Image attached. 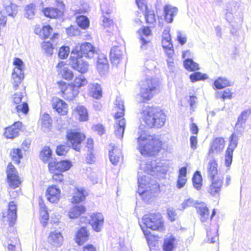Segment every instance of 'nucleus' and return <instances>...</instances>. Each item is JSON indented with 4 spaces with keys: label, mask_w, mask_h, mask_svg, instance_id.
<instances>
[{
    "label": "nucleus",
    "mask_w": 251,
    "mask_h": 251,
    "mask_svg": "<svg viewBox=\"0 0 251 251\" xmlns=\"http://www.w3.org/2000/svg\"><path fill=\"white\" fill-rule=\"evenodd\" d=\"M93 151H88L89 153L86 156V161L88 163L92 164L95 161V157L93 152Z\"/></svg>",
    "instance_id": "774afa93"
},
{
    "label": "nucleus",
    "mask_w": 251,
    "mask_h": 251,
    "mask_svg": "<svg viewBox=\"0 0 251 251\" xmlns=\"http://www.w3.org/2000/svg\"><path fill=\"white\" fill-rule=\"evenodd\" d=\"M67 137L71 143L73 149L76 151H79L81 143L84 139L85 135L79 132L68 131Z\"/></svg>",
    "instance_id": "f8f14e48"
},
{
    "label": "nucleus",
    "mask_w": 251,
    "mask_h": 251,
    "mask_svg": "<svg viewBox=\"0 0 251 251\" xmlns=\"http://www.w3.org/2000/svg\"><path fill=\"white\" fill-rule=\"evenodd\" d=\"M183 65L187 70L191 72L198 70L200 69L199 64L191 58L186 59L183 62Z\"/></svg>",
    "instance_id": "c9c22d12"
},
{
    "label": "nucleus",
    "mask_w": 251,
    "mask_h": 251,
    "mask_svg": "<svg viewBox=\"0 0 251 251\" xmlns=\"http://www.w3.org/2000/svg\"><path fill=\"white\" fill-rule=\"evenodd\" d=\"M218 174L217 163L214 159L209 161L207 166V176L211 179H213Z\"/></svg>",
    "instance_id": "cd10ccee"
},
{
    "label": "nucleus",
    "mask_w": 251,
    "mask_h": 251,
    "mask_svg": "<svg viewBox=\"0 0 251 251\" xmlns=\"http://www.w3.org/2000/svg\"><path fill=\"white\" fill-rule=\"evenodd\" d=\"M140 85L139 96L142 99L140 101L145 102L153 97L159 86V82L155 78L147 77L141 81Z\"/></svg>",
    "instance_id": "20e7f679"
},
{
    "label": "nucleus",
    "mask_w": 251,
    "mask_h": 251,
    "mask_svg": "<svg viewBox=\"0 0 251 251\" xmlns=\"http://www.w3.org/2000/svg\"><path fill=\"white\" fill-rule=\"evenodd\" d=\"M52 154L51 150L49 147L43 148L40 154V159L44 162H47L50 158Z\"/></svg>",
    "instance_id": "79ce46f5"
},
{
    "label": "nucleus",
    "mask_w": 251,
    "mask_h": 251,
    "mask_svg": "<svg viewBox=\"0 0 251 251\" xmlns=\"http://www.w3.org/2000/svg\"><path fill=\"white\" fill-rule=\"evenodd\" d=\"M75 111L78 116L79 120L81 121H86L88 119V114L87 109L82 105H78Z\"/></svg>",
    "instance_id": "e433bc0d"
},
{
    "label": "nucleus",
    "mask_w": 251,
    "mask_h": 251,
    "mask_svg": "<svg viewBox=\"0 0 251 251\" xmlns=\"http://www.w3.org/2000/svg\"><path fill=\"white\" fill-rule=\"evenodd\" d=\"M178 9L171 5H166L164 7V16L165 21L169 23L173 22L174 18L177 13Z\"/></svg>",
    "instance_id": "412c9836"
},
{
    "label": "nucleus",
    "mask_w": 251,
    "mask_h": 251,
    "mask_svg": "<svg viewBox=\"0 0 251 251\" xmlns=\"http://www.w3.org/2000/svg\"><path fill=\"white\" fill-rule=\"evenodd\" d=\"M139 150L142 155H154L160 150L161 142L158 139L151 135H147L145 132H142L138 138Z\"/></svg>",
    "instance_id": "f03ea898"
},
{
    "label": "nucleus",
    "mask_w": 251,
    "mask_h": 251,
    "mask_svg": "<svg viewBox=\"0 0 251 251\" xmlns=\"http://www.w3.org/2000/svg\"><path fill=\"white\" fill-rule=\"evenodd\" d=\"M59 9L54 7H46L42 10L44 15L48 18L55 19L61 16L64 12V5L61 3Z\"/></svg>",
    "instance_id": "a211bd4d"
},
{
    "label": "nucleus",
    "mask_w": 251,
    "mask_h": 251,
    "mask_svg": "<svg viewBox=\"0 0 251 251\" xmlns=\"http://www.w3.org/2000/svg\"><path fill=\"white\" fill-rule=\"evenodd\" d=\"M235 2L233 0L230 1L226 3L225 9L229 13L231 14L235 7Z\"/></svg>",
    "instance_id": "69168bd1"
},
{
    "label": "nucleus",
    "mask_w": 251,
    "mask_h": 251,
    "mask_svg": "<svg viewBox=\"0 0 251 251\" xmlns=\"http://www.w3.org/2000/svg\"><path fill=\"white\" fill-rule=\"evenodd\" d=\"M42 49L48 54H52L53 52L52 45L50 42H44L42 46Z\"/></svg>",
    "instance_id": "5fc2aeb1"
},
{
    "label": "nucleus",
    "mask_w": 251,
    "mask_h": 251,
    "mask_svg": "<svg viewBox=\"0 0 251 251\" xmlns=\"http://www.w3.org/2000/svg\"><path fill=\"white\" fill-rule=\"evenodd\" d=\"M70 52V49L68 47L63 46L59 50L58 56L61 59L67 57Z\"/></svg>",
    "instance_id": "864d4df0"
},
{
    "label": "nucleus",
    "mask_w": 251,
    "mask_h": 251,
    "mask_svg": "<svg viewBox=\"0 0 251 251\" xmlns=\"http://www.w3.org/2000/svg\"><path fill=\"white\" fill-rule=\"evenodd\" d=\"M85 211L83 205H75L70 209L68 212L69 216L71 219H74L79 216Z\"/></svg>",
    "instance_id": "7c9ffc66"
},
{
    "label": "nucleus",
    "mask_w": 251,
    "mask_h": 251,
    "mask_svg": "<svg viewBox=\"0 0 251 251\" xmlns=\"http://www.w3.org/2000/svg\"><path fill=\"white\" fill-rule=\"evenodd\" d=\"M97 69L100 75H105L108 71V64H97Z\"/></svg>",
    "instance_id": "603ef678"
},
{
    "label": "nucleus",
    "mask_w": 251,
    "mask_h": 251,
    "mask_svg": "<svg viewBox=\"0 0 251 251\" xmlns=\"http://www.w3.org/2000/svg\"><path fill=\"white\" fill-rule=\"evenodd\" d=\"M40 213L41 216V222L44 226H46L47 221L49 219V214L47 211V208L45 204L41 201H39Z\"/></svg>",
    "instance_id": "2f4dec72"
},
{
    "label": "nucleus",
    "mask_w": 251,
    "mask_h": 251,
    "mask_svg": "<svg viewBox=\"0 0 251 251\" xmlns=\"http://www.w3.org/2000/svg\"><path fill=\"white\" fill-rule=\"evenodd\" d=\"M63 236L59 232H51L48 237V242L55 247H59L63 243Z\"/></svg>",
    "instance_id": "b1692460"
},
{
    "label": "nucleus",
    "mask_w": 251,
    "mask_h": 251,
    "mask_svg": "<svg viewBox=\"0 0 251 251\" xmlns=\"http://www.w3.org/2000/svg\"><path fill=\"white\" fill-rule=\"evenodd\" d=\"M108 64L106 56L103 53L99 54L98 56L97 64Z\"/></svg>",
    "instance_id": "338daca9"
},
{
    "label": "nucleus",
    "mask_w": 251,
    "mask_h": 251,
    "mask_svg": "<svg viewBox=\"0 0 251 251\" xmlns=\"http://www.w3.org/2000/svg\"><path fill=\"white\" fill-rule=\"evenodd\" d=\"M52 106L61 115H65L67 113V104L62 100L58 98L54 99Z\"/></svg>",
    "instance_id": "393cba45"
},
{
    "label": "nucleus",
    "mask_w": 251,
    "mask_h": 251,
    "mask_svg": "<svg viewBox=\"0 0 251 251\" xmlns=\"http://www.w3.org/2000/svg\"><path fill=\"white\" fill-rule=\"evenodd\" d=\"M60 189L56 185L50 186L46 191L47 199L50 202H56L60 198Z\"/></svg>",
    "instance_id": "f3484780"
},
{
    "label": "nucleus",
    "mask_w": 251,
    "mask_h": 251,
    "mask_svg": "<svg viewBox=\"0 0 251 251\" xmlns=\"http://www.w3.org/2000/svg\"><path fill=\"white\" fill-rule=\"evenodd\" d=\"M192 181L194 187L200 190L202 186V177L199 171H197L193 176Z\"/></svg>",
    "instance_id": "37998d69"
},
{
    "label": "nucleus",
    "mask_w": 251,
    "mask_h": 251,
    "mask_svg": "<svg viewBox=\"0 0 251 251\" xmlns=\"http://www.w3.org/2000/svg\"><path fill=\"white\" fill-rule=\"evenodd\" d=\"M183 209L194 206L197 210V212L201 215V220L202 222H205L209 218V210L204 202H199L192 198H188L185 200L181 203Z\"/></svg>",
    "instance_id": "423d86ee"
},
{
    "label": "nucleus",
    "mask_w": 251,
    "mask_h": 251,
    "mask_svg": "<svg viewBox=\"0 0 251 251\" xmlns=\"http://www.w3.org/2000/svg\"><path fill=\"white\" fill-rule=\"evenodd\" d=\"M13 64L15 67L13 70L12 77L14 82V87L15 89H17L18 85L21 83L24 78V64L23 61L19 58H15Z\"/></svg>",
    "instance_id": "1a4fd4ad"
},
{
    "label": "nucleus",
    "mask_w": 251,
    "mask_h": 251,
    "mask_svg": "<svg viewBox=\"0 0 251 251\" xmlns=\"http://www.w3.org/2000/svg\"><path fill=\"white\" fill-rule=\"evenodd\" d=\"M115 105L118 109V111L115 115L116 120L114 126L115 134L117 138L121 139L123 137L126 124L125 119L123 118L125 115L124 101L121 99L117 98L115 101Z\"/></svg>",
    "instance_id": "39448f33"
},
{
    "label": "nucleus",
    "mask_w": 251,
    "mask_h": 251,
    "mask_svg": "<svg viewBox=\"0 0 251 251\" xmlns=\"http://www.w3.org/2000/svg\"><path fill=\"white\" fill-rule=\"evenodd\" d=\"M35 5L34 4L31 3L25 7V16L29 19L33 18L35 15Z\"/></svg>",
    "instance_id": "49530a36"
},
{
    "label": "nucleus",
    "mask_w": 251,
    "mask_h": 251,
    "mask_svg": "<svg viewBox=\"0 0 251 251\" xmlns=\"http://www.w3.org/2000/svg\"><path fill=\"white\" fill-rule=\"evenodd\" d=\"M15 108L17 112H22L24 114H27L28 112L29 108L28 104L26 102H23L21 104H16Z\"/></svg>",
    "instance_id": "3c124183"
},
{
    "label": "nucleus",
    "mask_w": 251,
    "mask_h": 251,
    "mask_svg": "<svg viewBox=\"0 0 251 251\" xmlns=\"http://www.w3.org/2000/svg\"><path fill=\"white\" fill-rule=\"evenodd\" d=\"M77 25L83 29H86L89 25V20L85 16H80L76 18Z\"/></svg>",
    "instance_id": "a18cd8bd"
},
{
    "label": "nucleus",
    "mask_w": 251,
    "mask_h": 251,
    "mask_svg": "<svg viewBox=\"0 0 251 251\" xmlns=\"http://www.w3.org/2000/svg\"><path fill=\"white\" fill-rule=\"evenodd\" d=\"M11 155L13 160L17 164H19L20 162V159L23 158L21 150L19 149H13L11 152Z\"/></svg>",
    "instance_id": "de8ad7c7"
},
{
    "label": "nucleus",
    "mask_w": 251,
    "mask_h": 251,
    "mask_svg": "<svg viewBox=\"0 0 251 251\" xmlns=\"http://www.w3.org/2000/svg\"><path fill=\"white\" fill-rule=\"evenodd\" d=\"M225 147V140L223 138H216L211 144L208 152L210 155L212 153H219L222 152Z\"/></svg>",
    "instance_id": "6ab92c4d"
},
{
    "label": "nucleus",
    "mask_w": 251,
    "mask_h": 251,
    "mask_svg": "<svg viewBox=\"0 0 251 251\" xmlns=\"http://www.w3.org/2000/svg\"><path fill=\"white\" fill-rule=\"evenodd\" d=\"M69 147L65 145H59L56 149V154L58 155H64L66 154L69 150Z\"/></svg>",
    "instance_id": "6e6d98bb"
},
{
    "label": "nucleus",
    "mask_w": 251,
    "mask_h": 251,
    "mask_svg": "<svg viewBox=\"0 0 251 251\" xmlns=\"http://www.w3.org/2000/svg\"><path fill=\"white\" fill-rule=\"evenodd\" d=\"M7 178L9 186L12 189L19 187L21 183L18 174L14 166L9 163L7 167Z\"/></svg>",
    "instance_id": "9b49d317"
},
{
    "label": "nucleus",
    "mask_w": 251,
    "mask_h": 251,
    "mask_svg": "<svg viewBox=\"0 0 251 251\" xmlns=\"http://www.w3.org/2000/svg\"><path fill=\"white\" fill-rule=\"evenodd\" d=\"M25 93L17 92L13 96V101L15 104H20L24 98Z\"/></svg>",
    "instance_id": "13d9d810"
},
{
    "label": "nucleus",
    "mask_w": 251,
    "mask_h": 251,
    "mask_svg": "<svg viewBox=\"0 0 251 251\" xmlns=\"http://www.w3.org/2000/svg\"><path fill=\"white\" fill-rule=\"evenodd\" d=\"M88 236V234L86 228L82 227L78 231L76 235V241L78 244H81L85 242Z\"/></svg>",
    "instance_id": "f704fd0d"
},
{
    "label": "nucleus",
    "mask_w": 251,
    "mask_h": 251,
    "mask_svg": "<svg viewBox=\"0 0 251 251\" xmlns=\"http://www.w3.org/2000/svg\"><path fill=\"white\" fill-rule=\"evenodd\" d=\"M112 149L109 150V157L111 163L116 165L120 159V155L121 153V150L114 146L110 145Z\"/></svg>",
    "instance_id": "a878e982"
},
{
    "label": "nucleus",
    "mask_w": 251,
    "mask_h": 251,
    "mask_svg": "<svg viewBox=\"0 0 251 251\" xmlns=\"http://www.w3.org/2000/svg\"><path fill=\"white\" fill-rule=\"evenodd\" d=\"M136 4L138 8L142 11H145L148 9L146 0H136Z\"/></svg>",
    "instance_id": "e2e57ef3"
},
{
    "label": "nucleus",
    "mask_w": 251,
    "mask_h": 251,
    "mask_svg": "<svg viewBox=\"0 0 251 251\" xmlns=\"http://www.w3.org/2000/svg\"><path fill=\"white\" fill-rule=\"evenodd\" d=\"M166 118L163 110L158 107H148L143 111L142 119L150 128L161 127L165 124Z\"/></svg>",
    "instance_id": "7ed1b4c3"
},
{
    "label": "nucleus",
    "mask_w": 251,
    "mask_h": 251,
    "mask_svg": "<svg viewBox=\"0 0 251 251\" xmlns=\"http://www.w3.org/2000/svg\"><path fill=\"white\" fill-rule=\"evenodd\" d=\"M163 171V169L161 164L157 162L155 160L149 159L146 162L142 161L140 164L138 172V193L144 200L149 201L154 196L158 187L153 180L143 173L153 176Z\"/></svg>",
    "instance_id": "f257e3e1"
},
{
    "label": "nucleus",
    "mask_w": 251,
    "mask_h": 251,
    "mask_svg": "<svg viewBox=\"0 0 251 251\" xmlns=\"http://www.w3.org/2000/svg\"><path fill=\"white\" fill-rule=\"evenodd\" d=\"M211 181L212 184L210 186L209 192L214 196L220 191L223 181L221 179H215L214 178L211 179Z\"/></svg>",
    "instance_id": "c756f323"
},
{
    "label": "nucleus",
    "mask_w": 251,
    "mask_h": 251,
    "mask_svg": "<svg viewBox=\"0 0 251 251\" xmlns=\"http://www.w3.org/2000/svg\"><path fill=\"white\" fill-rule=\"evenodd\" d=\"M147 227L154 230L162 231L164 229V223L159 213H150L144 215L142 218Z\"/></svg>",
    "instance_id": "0eeeda50"
},
{
    "label": "nucleus",
    "mask_w": 251,
    "mask_h": 251,
    "mask_svg": "<svg viewBox=\"0 0 251 251\" xmlns=\"http://www.w3.org/2000/svg\"><path fill=\"white\" fill-rule=\"evenodd\" d=\"M22 125L21 122H17L10 126L5 128L4 133V136L9 139H14L17 137L19 135Z\"/></svg>",
    "instance_id": "dca6fc26"
},
{
    "label": "nucleus",
    "mask_w": 251,
    "mask_h": 251,
    "mask_svg": "<svg viewBox=\"0 0 251 251\" xmlns=\"http://www.w3.org/2000/svg\"><path fill=\"white\" fill-rule=\"evenodd\" d=\"M167 214L169 219L171 221H174L176 219V213L173 208H169L167 210Z\"/></svg>",
    "instance_id": "0e129e2a"
},
{
    "label": "nucleus",
    "mask_w": 251,
    "mask_h": 251,
    "mask_svg": "<svg viewBox=\"0 0 251 251\" xmlns=\"http://www.w3.org/2000/svg\"><path fill=\"white\" fill-rule=\"evenodd\" d=\"M145 12V16L147 23L152 24L155 22V15L153 10L147 9Z\"/></svg>",
    "instance_id": "09e8293b"
},
{
    "label": "nucleus",
    "mask_w": 251,
    "mask_h": 251,
    "mask_svg": "<svg viewBox=\"0 0 251 251\" xmlns=\"http://www.w3.org/2000/svg\"><path fill=\"white\" fill-rule=\"evenodd\" d=\"M177 40L179 43L181 45H184L187 42V36L185 34L180 31H177Z\"/></svg>",
    "instance_id": "4d7b16f0"
},
{
    "label": "nucleus",
    "mask_w": 251,
    "mask_h": 251,
    "mask_svg": "<svg viewBox=\"0 0 251 251\" xmlns=\"http://www.w3.org/2000/svg\"><path fill=\"white\" fill-rule=\"evenodd\" d=\"M69 64L75 70L81 74L85 73L88 70V63L84 61L79 52L72 50L69 60Z\"/></svg>",
    "instance_id": "6e6552de"
},
{
    "label": "nucleus",
    "mask_w": 251,
    "mask_h": 251,
    "mask_svg": "<svg viewBox=\"0 0 251 251\" xmlns=\"http://www.w3.org/2000/svg\"><path fill=\"white\" fill-rule=\"evenodd\" d=\"M190 79L192 82L200 80H204L208 78V75L206 74L201 73L200 72H195L190 75Z\"/></svg>",
    "instance_id": "c03bdc74"
},
{
    "label": "nucleus",
    "mask_w": 251,
    "mask_h": 251,
    "mask_svg": "<svg viewBox=\"0 0 251 251\" xmlns=\"http://www.w3.org/2000/svg\"><path fill=\"white\" fill-rule=\"evenodd\" d=\"M123 51L118 46L113 47L110 52V58L113 64L117 65L122 60Z\"/></svg>",
    "instance_id": "aec40b11"
},
{
    "label": "nucleus",
    "mask_w": 251,
    "mask_h": 251,
    "mask_svg": "<svg viewBox=\"0 0 251 251\" xmlns=\"http://www.w3.org/2000/svg\"><path fill=\"white\" fill-rule=\"evenodd\" d=\"M57 68L58 69V71L60 75L64 79L70 80L73 78L74 74L72 71L68 68L63 62H59L57 65Z\"/></svg>",
    "instance_id": "5701e85b"
},
{
    "label": "nucleus",
    "mask_w": 251,
    "mask_h": 251,
    "mask_svg": "<svg viewBox=\"0 0 251 251\" xmlns=\"http://www.w3.org/2000/svg\"><path fill=\"white\" fill-rule=\"evenodd\" d=\"M61 90L62 97L67 100H74L78 95L79 91L71 84L68 85L64 81L57 82Z\"/></svg>",
    "instance_id": "9d476101"
},
{
    "label": "nucleus",
    "mask_w": 251,
    "mask_h": 251,
    "mask_svg": "<svg viewBox=\"0 0 251 251\" xmlns=\"http://www.w3.org/2000/svg\"><path fill=\"white\" fill-rule=\"evenodd\" d=\"M214 85L217 89H221L231 85V82L225 77H219L215 80Z\"/></svg>",
    "instance_id": "72a5a7b5"
},
{
    "label": "nucleus",
    "mask_w": 251,
    "mask_h": 251,
    "mask_svg": "<svg viewBox=\"0 0 251 251\" xmlns=\"http://www.w3.org/2000/svg\"><path fill=\"white\" fill-rule=\"evenodd\" d=\"M230 138V143L226 151L233 152L234 149L237 147L238 143V139L235 134H232Z\"/></svg>",
    "instance_id": "8fccbe9b"
},
{
    "label": "nucleus",
    "mask_w": 251,
    "mask_h": 251,
    "mask_svg": "<svg viewBox=\"0 0 251 251\" xmlns=\"http://www.w3.org/2000/svg\"><path fill=\"white\" fill-rule=\"evenodd\" d=\"M72 164L69 160H62L59 162L51 161L49 163V169L51 173H56V171L63 172L69 170Z\"/></svg>",
    "instance_id": "ddd939ff"
},
{
    "label": "nucleus",
    "mask_w": 251,
    "mask_h": 251,
    "mask_svg": "<svg viewBox=\"0 0 251 251\" xmlns=\"http://www.w3.org/2000/svg\"><path fill=\"white\" fill-rule=\"evenodd\" d=\"M52 30L53 29L50 25L44 26L42 29V32L44 35L45 38H50L51 40H53L57 38L58 36V34L57 33H54L51 36Z\"/></svg>",
    "instance_id": "ea45409f"
},
{
    "label": "nucleus",
    "mask_w": 251,
    "mask_h": 251,
    "mask_svg": "<svg viewBox=\"0 0 251 251\" xmlns=\"http://www.w3.org/2000/svg\"><path fill=\"white\" fill-rule=\"evenodd\" d=\"M17 204L14 201H10L8 204L7 217L10 226H13L17 219Z\"/></svg>",
    "instance_id": "4be33fe9"
},
{
    "label": "nucleus",
    "mask_w": 251,
    "mask_h": 251,
    "mask_svg": "<svg viewBox=\"0 0 251 251\" xmlns=\"http://www.w3.org/2000/svg\"><path fill=\"white\" fill-rule=\"evenodd\" d=\"M233 152L226 151L225 156V164L227 167L230 166L232 161Z\"/></svg>",
    "instance_id": "bf43d9fd"
},
{
    "label": "nucleus",
    "mask_w": 251,
    "mask_h": 251,
    "mask_svg": "<svg viewBox=\"0 0 251 251\" xmlns=\"http://www.w3.org/2000/svg\"><path fill=\"white\" fill-rule=\"evenodd\" d=\"M250 113V110H246L243 111L239 115L235 126L237 128H240L245 123L246 120Z\"/></svg>",
    "instance_id": "a19ab883"
},
{
    "label": "nucleus",
    "mask_w": 251,
    "mask_h": 251,
    "mask_svg": "<svg viewBox=\"0 0 251 251\" xmlns=\"http://www.w3.org/2000/svg\"><path fill=\"white\" fill-rule=\"evenodd\" d=\"M104 223V217L101 213H93L89 220V224L96 232H100L102 228Z\"/></svg>",
    "instance_id": "4468645a"
},
{
    "label": "nucleus",
    "mask_w": 251,
    "mask_h": 251,
    "mask_svg": "<svg viewBox=\"0 0 251 251\" xmlns=\"http://www.w3.org/2000/svg\"><path fill=\"white\" fill-rule=\"evenodd\" d=\"M162 45L164 49L173 48V44L171 43V38H162Z\"/></svg>",
    "instance_id": "052dcab7"
},
{
    "label": "nucleus",
    "mask_w": 251,
    "mask_h": 251,
    "mask_svg": "<svg viewBox=\"0 0 251 251\" xmlns=\"http://www.w3.org/2000/svg\"><path fill=\"white\" fill-rule=\"evenodd\" d=\"M102 12L103 14V25L105 27H110L111 25H113V23L112 20L110 19L108 17L104 15V12L103 10L102 9Z\"/></svg>",
    "instance_id": "680f3d73"
},
{
    "label": "nucleus",
    "mask_w": 251,
    "mask_h": 251,
    "mask_svg": "<svg viewBox=\"0 0 251 251\" xmlns=\"http://www.w3.org/2000/svg\"><path fill=\"white\" fill-rule=\"evenodd\" d=\"M70 84L74 86L77 90H79L80 88L87 84V80L83 75H80L78 76H76L74 81Z\"/></svg>",
    "instance_id": "58836bf2"
},
{
    "label": "nucleus",
    "mask_w": 251,
    "mask_h": 251,
    "mask_svg": "<svg viewBox=\"0 0 251 251\" xmlns=\"http://www.w3.org/2000/svg\"><path fill=\"white\" fill-rule=\"evenodd\" d=\"M91 96L96 99H100L102 97V92L101 86L97 83H91L89 85Z\"/></svg>",
    "instance_id": "bb28decb"
},
{
    "label": "nucleus",
    "mask_w": 251,
    "mask_h": 251,
    "mask_svg": "<svg viewBox=\"0 0 251 251\" xmlns=\"http://www.w3.org/2000/svg\"><path fill=\"white\" fill-rule=\"evenodd\" d=\"M87 195L86 191L83 188H76L74 193L73 202L79 203L83 201Z\"/></svg>",
    "instance_id": "c85d7f7f"
},
{
    "label": "nucleus",
    "mask_w": 251,
    "mask_h": 251,
    "mask_svg": "<svg viewBox=\"0 0 251 251\" xmlns=\"http://www.w3.org/2000/svg\"><path fill=\"white\" fill-rule=\"evenodd\" d=\"M41 127L45 132L49 131L51 126V119L48 114H45L43 115L41 119Z\"/></svg>",
    "instance_id": "4c0bfd02"
},
{
    "label": "nucleus",
    "mask_w": 251,
    "mask_h": 251,
    "mask_svg": "<svg viewBox=\"0 0 251 251\" xmlns=\"http://www.w3.org/2000/svg\"><path fill=\"white\" fill-rule=\"evenodd\" d=\"M175 238L172 235L167 236L165 239L163 243V250L164 251H173L174 248V243Z\"/></svg>",
    "instance_id": "473e14b6"
},
{
    "label": "nucleus",
    "mask_w": 251,
    "mask_h": 251,
    "mask_svg": "<svg viewBox=\"0 0 251 251\" xmlns=\"http://www.w3.org/2000/svg\"><path fill=\"white\" fill-rule=\"evenodd\" d=\"M75 52H79L80 55H83L88 58H93L97 53L95 47L90 43L85 42L79 47V50H75Z\"/></svg>",
    "instance_id": "2eb2a0df"
}]
</instances>
